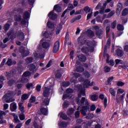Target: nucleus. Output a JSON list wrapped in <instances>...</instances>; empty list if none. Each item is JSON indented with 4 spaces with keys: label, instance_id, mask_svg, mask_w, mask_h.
Segmentation results:
<instances>
[{
    "label": "nucleus",
    "instance_id": "nucleus-1",
    "mask_svg": "<svg viewBox=\"0 0 128 128\" xmlns=\"http://www.w3.org/2000/svg\"><path fill=\"white\" fill-rule=\"evenodd\" d=\"M78 98H76V102L79 106L77 108V110H80V113L83 116H86V112H88V110L90 108V104H88V99L86 98H82L81 100L78 98H80L82 96H84L86 94V92L84 89H82V86H80V88H78Z\"/></svg>",
    "mask_w": 128,
    "mask_h": 128
},
{
    "label": "nucleus",
    "instance_id": "nucleus-2",
    "mask_svg": "<svg viewBox=\"0 0 128 128\" xmlns=\"http://www.w3.org/2000/svg\"><path fill=\"white\" fill-rule=\"evenodd\" d=\"M54 79H48L44 85L42 95L44 98H48L50 94L54 92Z\"/></svg>",
    "mask_w": 128,
    "mask_h": 128
},
{
    "label": "nucleus",
    "instance_id": "nucleus-3",
    "mask_svg": "<svg viewBox=\"0 0 128 128\" xmlns=\"http://www.w3.org/2000/svg\"><path fill=\"white\" fill-rule=\"evenodd\" d=\"M78 44L80 46H84L82 48L81 50L84 54H88V52H94V46H90L88 44H86L84 43V38L80 36L78 38Z\"/></svg>",
    "mask_w": 128,
    "mask_h": 128
},
{
    "label": "nucleus",
    "instance_id": "nucleus-4",
    "mask_svg": "<svg viewBox=\"0 0 128 128\" xmlns=\"http://www.w3.org/2000/svg\"><path fill=\"white\" fill-rule=\"evenodd\" d=\"M16 92L8 91V92L2 96V102L4 103L7 102L8 104L14 102L16 100L12 98L16 96Z\"/></svg>",
    "mask_w": 128,
    "mask_h": 128
},
{
    "label": "nucleus",
    "instance_id": "nucleus-5",
    "mask_svg": "<svg viewBox=\"0 0 128 128\" xmlns=\"http://www.w3.org/2000/svg\"><path fill=\"white\" fill-rule=\"evenodd\" d=\"M115 68L116 67L118 64H120L119 66V68H124V70H126L128 68V63L126 62L122 61V60L116 59L115 60Z\"/></svg>",
    "mask_w": 128,
    "mask_h": 128
},
{
    "label": "nucleus",
    "instance_id": "nucleus-6",
    "mask_svg": "<svg viewBox=\"0 0 128 128\" xmlns=\"http://www.w3.org/2000/svg\"><path fill=\"white\" fill-rule=\"evenodd\" d=\"M92 28L93 30H96V36L97 38H102L104 34V30L102 29H100V27H98V26H94Z\"/></svg>",
    "mask_w": 128,
    "mask_h": 128
},
{
    "label": "nucleus",
    "instance_id": "nucleus-7",
    "mask_svg": "<svg viewBox=\"0 0 128 128\" xmlns=\"http://www.w3.org/2000/svg\"><path fill=\"white\" fill-rule=\"evenodd\" d=\"M94 82L90 81L88 80H84V82H83V86L84 88H88L89 86H94Z\"/></svg>",
    "mask_w": 128,
    "mask_h": 128
},
{
    "label": "nucleus",
    "instance_id": "nucleus-8",
    "mask_svg": "<svg viewBox=\"0 0 128 128\" xmlns=\"http://www.w3.org/2000/svg\"><path fill=\"white\" fill-rule=\"evenodd\" d=\"M7 36L8 38H10L11 40H14L16 36V34L14 33V30H11L8 32Z\"/></svg>",
    "mask_w": 128,
    "mask_h": 128
},
{
    "label": "nucleus",
    "instance_id": "nucleus-9",
    "mask_svg": "<svg viewBox=\"0 0 128 128\" xmlns=\"http://www.w3.org/2000/svg\"><path fill=\"white\" fill-rule=\"evenodd\" d=\"M20 52L22 56H28L30 54V51L26 50L24 48H20Z\"/></svg>",
    "mask_w": 128,
    "mask_h": 128
},
{
    "label": "nucleus",
    "instance_id": "nucleus-10",
    "mask_svg": "<svg viewBox=\"0 0 128 128\" xmlns=\"http://www.w3.org/2000/svg\"><path fill=\"white\" fill-rule=\"evenodd\" d=\"M60 50V42L56 41L54 44V46L53 48V52L56 53L58 52V50Z\"/></svg>",
    "mask_w": 128,
    "mask_h": 128
},
{
    "label": "nucleus",
    "instance_id": "nucleus-11",
    "mask_svg": "<svg viewBox=\"0 0 128 128\" xmlns=\"http://www.w3.org/2000/svg\"><path fill=\"white\" fill-rule=\"evenodd\" d=\"M35 58H40L42 60L44 58V52H43L40 54H38L36 52L34 53Z\"/></svg>",
    "mask_w": 128,
    "mask_h": 128
},
{
    "label": "nucleus",
    "instance_id": "nucleus-12",
    "mask_svg": "<svg viewBox=\"0 0 128 128\" xmlns=\"http://www.w3.org/2000/svg\"><path fill=\"white\" fill-rule=\"evenodd\" d=\"M16 108H18L16 103L14 102L10 104V110L11 112H16Z\"/></svg>",
    "mask_w": 128,
    "mask_h": 128
},
{
    "label": "nucleus",
    "instance_id": "nucleus-13",
    "mask_svg": "<svg viewBox=\"0 0 128 128\" xmlns=\"http://www.w3.org/2000/svg\"><path fill=\"white\" fill-rule=\"evenodd\" d=\"M48 16H49L51 20H54L56 18V14L54 12L53 10L48 14Z\"/></svg>",
    "mask_w": 128,
    "mask_h": 128
},
{
    "label": "nucleus",
    "instance_id": "nucleus-14",
    "mask_svg": "<svg viewBox=\"0 0 128 128\" xmlns=\"http://www.w3.org/2000/svg\"><path fill=\"white\" fill-rule=\"evenodd\" d=\"M106 56L107 58V59L106 60V62L108 64H109L110 66H114V60H111L110 61H108L110 60V56L108 54H106Z\"/></svg>",
    "mask_w": 128,
    "mask_h": 128
},
{
    "label": "nucleus",
    "instance_id": "nucleus-15",
    "mask_svg": "<svg viewBox=\"0 0 128 128\" xmlns=\"http://www.w3.org/2000/svg\"><path fill=\"white\" fill-rule=\"evenodd\" d=\"M48 104H50V99L48 98L43 99L42 106H48Z\"/></svg>",
    "mask_w": 128,
    "mask_h": 128
},
{
    "label": "nucleus",
    "instance_id": "nucleus-16",
    "mask_svg": "<svg viewBox=\"0 0 128 128\" xmlns=\"http://www.w3.org/2000/svg\"><path fill=\"white\" fill-rule=\"evenodd\" d=\"M29 70H30V72H36V70H38V68H36V67L34 64H30L29 65Z\"/></svg>",
    "mask_w": 128,
    "mask_h": 128
},
{
    "label": "nucleus",
    "instance_id": "nucleus-17",
    "mask_svg": "<svg viewBox=\"0 0 128 128\" xmlns=\"http://www.w3.org/2000/svg\"><path fill=\"white\" fill-rule=\"evenodd\" d=\"M122 3L120 2L118 4L117 6V9H116V14H120V12H122Z\"/></svg>",
    "mask_w": 128,
    "mask_h": 128
},
{
    "label": "nucleus",
    "instance_id": "nucleus-18",
    "mask_svg": "<svg viewBox=\"0 0 128 128\" xmlns=\"http://www.w3.org/2000/svg\"><path fill=\"white\" fill-rule=\"evenodd\" d=\"M18 38L21 42H24V32H19Z\"/></svg>",
    "mask_w": 128,
    "mask_h": 128
},
{
    "label": "nucleus",
    "instance_id": "nucleus-19",
    "mask_svg": "<svg viewBox=\"0 0 128 128\" xmlns=\"http://www.w3.org/2000/svg\"><path fill=\"white\" fill-rule=\"evenodd\" d=\"M18 108L20 112H24V103L20 102L18 104Z\"/></svg>",
    "mask_w": 128,
    "mask_h": 128
},
{
    "label": "nucleus",
    "instance_id": "nucleus-20",
    "mask_svg": "<svg viewBox=\"0 0 128 128\" xmlns=\"http://www.w3.org/2000/svg\"><path fill=\"white\" fill-rule=\"evenodd\" d=\"M54 10H56L58 12H62V7L58 4H56L54 6Z\"/></svg>",
    "mask_w": 128,
    "mask_h": 128
},
{
    "label": "nucleus",
    "instance_id": "nucleus-21",
    "mask_svg": "<svg viewBox=\"0 0 128 128\" xmlns=\"http://www.w3.org/2000/svg\"><path fill=\"white\" fill-rule=\"evenodd\" d=\"M55 76L56 78H60L62 76V70H58L55 73Z\"/></svg>",
    "mask_w": 128,
    "mask_h": 128
},
{
    "label": "nucleus",
    "instance_id": "nucleus-22",
    "mask_svg": "<svg viewBox=\"0 0 128 128\" xmlns=\"http://www.w3.org/2000/svg\"><path fill=\"white\" fill-rule=\"evenodd\" d=\"M79 60L80 62H86V57L84 54H80L78 56Z\"/></svg>",
    "mask_w": 128,
    "mask_h": 128
},
{
    "label": "nucleus",
    "instance_id": "nucleus-23",
    "mask_svg": "<svg viewBox=\"0 0 128 128\" xmlns=\"http://www.w3.org/2000/svg\"><path fill=\"white\" fill-rule=\"evenodd\" d=\"M116 54L118 56H124V51L120 49H117Z\"/></svg>",
    "mask_w": 128,
    "mask_h": 128
},
{
    "label": "nucleus",
    "instance_id": "nucleus-24",
    "mask_svg": "<svg viewBox=\"0 0 128 128\" xmlns=\"http://www.w3.org/2000/svg\"><path fill=\"white\" fill-rule=\"evenodd\" d=\"M61 30H62V24H60L56 29V34H60V32Z\"/></svg>",
    "mask_w": 128,
    "mask_h": 128
},
{
    "label": "nucleus",
    "instance_id": "nucleus-25",
    "mask_svg": "<svg viewBox=\"0 0 128 128\" xmlns=\"http://www.w3.org/2000/svg\"><path fill=\"white\" fill-rule=\"evenodd\" d=\"M6 64H8V66H12V64H16V61H14L12 62V59H8Z\"/></svg>",
    "mask_w": 128,
    "mask_h": 128
},
{
    "label": "nucleus",
    "instance_id": "nucleus-26",
    "mask_svg": "<svg viewBox=\"0 0 128 128\" xmlns=\"http://www.w3.org/2000/svg\"><path fill=\"white\" fill-rule=\"evenodd\" d=\"M65 44H68L69 46H72V42L68 39V34H66L65 38Z\"/></svg>",
    "mask_w": 128,
    "mask_h": 128
},
{
    "label": "nucleus",
    "instance_id": "nucleus-27",
    "mask_svg": "<svg viewBox=\"0 0 128 128\" xmlns=\"http://www.w3.org/2000/svg\"><path fill=\"white\" fill-rule=\"evenodd\" d=\"M50 43L48 42H43L42 44V46L44 48H50Z\"/></svg>",
    "mask_w": 128,
    "mask_h": 128
},
{
    "label": "nucleus",
    "instance_id": "nucleus-28",
    "mask_svg": "<svg viewBox=\"0 0 128 128\" xmlns=\"http://www.w3.org/2000/svg\"><path fill=\"white\" fill-rule=\"evenodd\" d=\"M40 112L42 114H44V116H46L48 114V109L44 108H42L40 109Z\"/></svg>",
    "mask_w": 128,
    "mask_h": 128
},
{
    "label": "nucleus",
    "instance_id": "nucleus-29",
    "mask_svg": "<svg viewBox=\"0 0 128 128\" xmlns=\"http://www.w3.org/2000/svg\"><path fill=\"white\" fill-rule=\"evenodd\" d=\"M90 98L91 100H92V102H96L98 100V96L96 94L91 95L90 96Z\"/></svg>",
    "mask_w": 128,
    "mask_h": 128
},
{
    "label": "nucleus",
    "instance_id": "nucleus-30",
    "mask_svg": "<svg viewBox=\"0 0 128 128\" xmlns=\"http://www.w3.org/2000/svg\"><path fill=\"white\" fill-rule=\"evenodd\" d=\"M60 118H62L63 120H68V116L64 112H60L59 114Z\"/></svg>",
    "mask_w": 128,
    "mask_h": 128
},
{
    "label": "nucleus",
    "instance_id": "nucleus-31",
    "mask_svg": "<svg viewBox=\"0 0 128 128\" xmlns=\"http://www.w3.org/2000/svg\"><path fill=\"white\" fill-rule=\"evenodd\" d=\"M32 60H34V58H32V57H28L25 60V62L26 64H30V62H32Z\"/></svg>",
    "mask_w": 128,
    "mask_h": 128
},
{
    "label": "nucleus",
    "instance_id": "nucleus-32",
    "mask_svg": "<svg viewBox=\"0 0 128 128\" xmlns=\"http://www.w3.org/2000/svg\"><path fill=\"white\" fill-rule=\"evenodd\" d=\"M47 26L50 28H54V23L48 21L47 22Z\"/></svg>",
    "mask_w": 128,
    "mask_h": 128
},
{
    "label": "nucleus",
    "instance_id": "nucleus-33",
    "mask_svg": "<svg viewBox=\"0 0 128 128\" xmlns=\"http://www.w3.org/2000/svg\"><path fill=\"white\" fill-rule=\"evenodd\" d=\"M28 16H30L28 12L26 11L24 12L23 15V18L24 20H28Z\"/></svg>",
    "mask_w": 128,
    "mask_h": 128
},
{
    "label": "nucleus",
    "instance_id": "nucleus-34",
    "mask_svg": "<svg viewBox=\"0 0 128 128\" xmlns=\"http://www.w3.org/2000/svg\"><path fill=\"white\" fill-rule=\"evenodd\" d=\"M74 110L72 108H70L68 110L67 114H68V116H70V114H74Z\"/></svg>",
    "mask_w": 128,
    "mask_h": 128
},
{
    "label": "nucleus",
    "instance_id": "nucleus-35",
    "mask_svg": "<svg viewBox=\"0 0 128 128\" xmlns=\"http://www.w3.org/2000/svg\"><path fill=\"white\" fill-rule=\"evenodd\" d=\"M20 82H28V78H26L24 76H22Z\"/></svg>",
    "mask_w": 128,
    "mask_h": 128
},
{
    "label": "nucleus",
    "instance_id": "nucleus-36",
    "mask_svg": "<svg viewBox=\"0 0 128 128\" xmlns=\"http://www.w3.org/2000/svg\"><path fill=\"white\" fill-rule=\"evenodd\" d=\"M30 96V94H24L22 96V100H28V98Z\"/></svg>",
    "mask_w": 128,
    "mask_h": 128
},
{
    "label": "nucleus",
    "instance_id": "nucleus-37",
    "mask_svg": "<svg viewBox=\"0 0 128 128\" xmlns=\"http://www.w3.org/2000/svg\"><path fill=\"white\" fill-rule=\"evenodd\" d=\"M14 19L16 22H20L22 20V16L20 15H16L14 16Z\"/></svg>",
    "mask_w": 128,
    "mask_h": 128
},
{
    "label": "nucleus",
    "instance_id": "nucleus-38",
    "mask_svg": "<svg viewBox=\"0 0 128 128\" xmlns=\"http://www.w3.org/2000/svg\"><path fill=\"white\" fill-rule=\"evenodd\" d=\"M72 96V95L68 93H66L63 95L62 100H66V98H70Z\"/></svg>",
    "mask_w": 128,
    "mask_h": 128
},
{
    "label": "nucleus",
    "instance_id": "nucleus-39",
    "mask_svg": "<svg viewBox=\"0 0 128 128\" xmlns=\"http://www.w3.org/2000/svg\"><path fill=\"white\" fill-rule=\"evenodd\" d=\"M72 96V95L68 93H66L63 95L62 100H66V98H70Z\"/></svg>",
    "mask_w": 128,
    "mask_h": 128
},
{
    "label": "nucleus",
    "instance_id": "nucleus-40",
    "mask_svg": "<svg viewBox=\"0 0 128 128\" xmlns=\"http://www.w3.org/2000/svg\"><path fill=\"white\" fill-rule=\"evenodd\" d=\"M84 70V68L80 66L76 68V72H82Z\"/></svg>",
    "mask_w": 128,
    "mask_h": 128
},
{
    "label": "nucleus",
    "instance_id": "nucleus-41",
    "mask_svg": "<svg viewBox=\"0 0 128 128\" xmlns=\"http://www.w3.org/2000/svg\"><path fill=\"white\" fill-rule=\"evenodd\" d=\"M94 116V115L92 114H88L86 116V118H87V120H92V118H93Z\"/></svg>",
    "mask_w": 128,
    "mask_h": 128
},
{
    "label": "nucleus",
    "instance_id": "nucleus-42",
    "mask_svg": "<svg viewBox=\"0 0 128 128\" xmlns=\"http://www.w3.org/2000/svg\"><path fill=\"white\" fill-rule=\"evenodd\" d=\"M6 114L4 111L0 110V120L4 118V116H6Z\"/></svg>",
    "mask_w": 128,
    "mask_h": 128
},
{
    "label": "nucleus",
    "instance_id": "nucleus-43",
    "mask_svg": "<svg viewBox=\"0 0 128 128\" xmlns=\"http://www.w3.org/2000/svg\"><path fill=\"white\" fill-rule=\"evenodd\" d=\"M88 34H89L90 36V38H94V33L92 30H88Z\"/></svg>",
    "mask_w": 128,
    "mask_h": 128
},
{
    "label": "nucleus",
    "instance_id": "nucleus-44",
    "mask_svg": "<svg viewBox=\"0 0 128 128\" xmlns=\"http://www.w3.org/2000/svg\"><path fill=\"white\" fill-rule=\"evenodd\" d=\"M128 14V8H126L122 12V16H126V14Z\"/></svg>",
    "mask_w": 128,
    "mask_h": 128
},
{
    "label": "nucleus",
    "instance_id": "nucleus-45",
    "mask_svg": "<svg viewBox=\"0 0 128 128\" xmlns=\"http://www.w3.org/2000/svg\"><path fill=\"white\" fill-rule=\"evenodd\" d=\"M43 36L44 38H50L52 36V34H49L48 32H45L43 34Z\"/></svg>",
    "mask_w": 128,
    "mask_h": 128
},
{
    "label": "nucleus",
    "instance_id": "nucleus-46",
    "mask_svg": "<svg viewBox=\"0 0 128 128\" xmlns=\"http://www.w3.org/2000/svg\"><path fill=\"white\" fill-rule=\"evenodd\" d=\"M70 106V102L68 101H65L62 104L63 108H66Z\"/></svg>",
    "mask_w": 128,
    "mask_h": 128
},
{
    "label": "nucleus",
    "instance_id": "nucleus-47",
    "mask_svg": "<svg viewBox=\"0 0 128 128\" xmlns=\"http://www.w3.org/2000/svg\"><path fill=\"white\" fill-rule=\"evenodd\" d=\"M110 92L112 96H116V91H114V88H110Z\"/></svg>",
    "mask_w": 128,
    "mask_h": 128
},
{
    "label": "nucleus",
    "instance_id": "nucleus-48",
    "mask_svg": "<svg viewBox=\"0 0 128 128\" xmlns=\"http://www.w3.org/2000/svg\"><path fill=\"white\" fill-rule=\"evenodd\" d=\"M104 72H110V68L108 66H106L104 68Z\"/></svg>",
    "mask_w": 128,
    "mask_h": 128
},
{
    "label": "nucleus",
    "instance_id": "nucleus-49",
    "mask_svg": "<svg viewBox=\"0 0 128 128\" xmlns=\"http://www.w3.org/2000/svg\"><path fill=\"white\" fill-rule=\"evenodd\" d=\"M30 74H31L30 72L28 71H26L23 74L22 76H24L25 78H26V76H30Z\"/></svg>",
    "mask_w": 128,
    "mask_h": 128
},
{
    "label": "nucleus",
    "instance_id": "nucleus-50",
    "mask_svg": "<svg viewBox=\"0 0 128 128\" xmlns=\"http://www.w3.org/2000/svg\"><path fill=\"white\" fill-rule=\"evenodd\" d=\"M16 84V80H10L8 82V84L10 86H12V84Z\"/></svg>",
    "mask_w": 128,
    "mask_h": 128
},
{
    "label": "nucleus",
    "instance_id": "nucleus-51",
    "mask_svg": "<svg viewBox=\"0 0 128 128\" xmlns=\"http://www.w3.org/2000/svg\"><path fill=\"white\" fill-rule=\"evenodd\" d=\"M117 28L118 30H124V26L120 24H118L117 25Z\"/></svg>",
    "mask_w": 128,
    "mask_h": 128
},
{
    "label": "nucleus",
    "instance_id": "nucleus-52",
    "mask_svg": "<svg viewBox=\"0 0 128 128\" xmlns=\"http://www.w3.org/2000/svg\"><path fill=\"white\" fill-rule=\"evenodd\" d=\"M60 126H61V128H66V126H68V123L66 122H61Z\"/></svg>",
    "mask_w": 128,
    "mask_h": 128
},
{
    "label": "nucleus",
    "instance_id": "nucleus-53",
    "mask_svg": "<svg viewBox=\"0 0 128 128\" xmlns=\"http://www.w3.org/2000/svg\"><path fill=\"white\" fill-rule=\"evenodd\" d=\"M10 28V24H6L4 27V30L5 32H7L8 30Z\"/></svg>",
    "mask_w": 128,
    "mask_h": 128
},
{
    "label": "nucleus",
    "instance_id": "nucleus-54",
    "mask_svg": "<svg viewBox=\"0 0 128 128\" xmlns=\"http://www.w3.org/2000/svg\"><path fill=\"white\" fill-rule=\"evenodd\" d=\"M71 76H74L76 78H80V74L78 73L72 72Z\"/></svg>",
    "mask_w": 128,
    "mask_h": 128
},
{
    "label": "nucleus",
    "instance_id": "nucleus-55",
    "mask_svg": "<svg viewBox=\"0 0 128 128\" xmlns=\"http://www.w3.org/2000/svg\"><path fill=\"white\" fill-rule=\"evenodd\" d=\"M84 74L86 78H88L90 77V72H88V71H86Z\"/></svg>",
    "mask_w": 128,
    "mask_h": 128
},
{
    "label": "nucleus",
    "instance_id": "nucleus-56",
    "mask_svg": "<svg viewBox=\"0 0 128 128\" xmlns=\"http://www.w3.org/2000/svg\"><path fill=\"white\" fill-rule=\"evenodd\" d=\"M29 102H36V97L34 96H31Z\"/></svg>",
    "mask_w": 128,
    "mask_h": 128
},
{
    "label": "nucleus",
    "instance_id": "nucleus-57",
    "mask_svg": "<svg viewBox=\"0 0 128 128\" xmlns=\"http://www.w3.org/2000/svg\"><path fill=\"white\" fill-rule=\"evenodd\" d=\"M116 20H114L111 24V28H116Z\"/></svg>",
    "mask_w": 128,
    "mask_h": 128
},
{
    "label": "nucleus",
    "instance_id": "nucleus-58",
    "mask_svg": "<svg viewBox=\"0 0 128 128\" xmlns=\"http://www.w3.org/2000/svg\"><path fill=\"white\" fill-rule=\"evenodd\" d=\"M51 64H52V60H50L48 64H46V67L42 68V70H46L48 68H50V66L52 65Z\"/></svg>",
    "mask_w": 128,
    "mask_h": 128
},
{
    "label": "nucleus",
    "instance_id": "nucleus-59",
    "mask_svg": "<svg viewBox=\"0 0 128 128\" xmlns=\"http://www.w3.org/2000/svg\"><path fill=\"white\" fill-rule=\"evenodd\" d=\"M114 14V11H112L108 14L107 18H112Z\"/></svg>",
    "mask_w": 128,
    "mask_h": 128
},
{
    "label": "nucleus",
    "instance_id": "nucleus-60",
    "mask_svg": "<svg viewBox=\"0 0 128 128\" xmlns=\"http://www.w3.org/2000/svg\"><path fill=\"white\" fill-rule=\"evenodd\" d=\"M84 10L86 12V14H88V12H90V7L87 6L84 8Z\"/></svg>",
    "mask_w": 128,
    "mask_h": 128
},
{
    "label": "nucleus",
    "instance_id": "nucleus-61",
    "mask_svg": "<svg viewBox=\"0 0 128 128\" xmlns=\"http://www.w3.org/2000/svg\"><path fill=\"white\" fill-rule=\"evenodd\" d=\"M117 86H124V83L122 81H118L117 82Z\"/></svg>",
    "mask_w": 128,
    "mask_h": 128
},
{
    "label": "nucleus",
    "instance_id": "nucleus-62",
    "mask_svg": "<svg viewBox=\"0 0 128 128\" xmlns=\"http://www.w3.org/2000/svg\"><path fill=\"white\" fill-rule=\"evenodd\" d=\"M70 84L68 82H62V86L64 88H66V86H70Z\"/></svg>",
    "mask_w": 128,
    "mask_h": 128
},
{
    "label": "nucleus",
    "instance_id": "nucleus-63",
    "mask_svg": "<svg viewBox=\"0 0 128 128\" xmlns=\"http://www.w3.org/2000/svg\"><path fill=\"white\" fill-rule=\"evenodd\" d=\"M74 8V5H72V4H69L68 7V10H73Z\"/></svg>",
    "mask_w": 128,
    "mask_h": 128
},
{
    "label": "nucleus",
    "instance_id": "nucleus-64",
    "mask_svg": "<svg viewBox=\"0 0 128 128\" xmlns=\"http://www.w3.org/2000/svg\"><path fill=\"white\" fill-rule=\"evenodd\" d=\"M112 80H114V76L110 77L109 78H108L107 80L108 84H110V82H112Z\"/></svg>",
    "mask_w": 128,
    "mask_h": 128
}]
</instances>
